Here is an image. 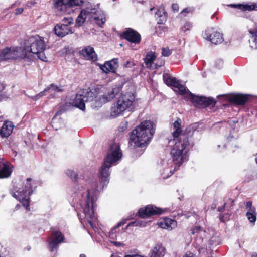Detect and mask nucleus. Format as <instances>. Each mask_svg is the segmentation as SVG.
<instances>
[{
  "instance_id": "4",
  "label": "nucleus",
  "mask_w": 257,
  "mask_h": 257,
  "mask_svg": "<svg viewBox=\"0 0 257 257\" xmlns=\"http://www.w3.org/2000/svg\"><path fill=\"white\" fill-rule=\"evenodd\" d=\"M45 48V42L41 37L39 36L31 37L25 43L22 48L23 57H26L28 53H32L36 54L40 60L47 61V58L44 53Z\"/></svg>"
},
{
  "instance_id": "30",
  "label": "nucleus",
  "mask_w": 257,
  "mask_h": 257,
  "mask_svg": "<svg viewBox=\"0 0 257 257\" xmlns=\"http://www.w3.org/2000/svg\"><path fill=\"white\" fill-rule=\"evenodd\" d=\"M174 87L178 89V90H176L175 91L177 92V93L179 95H183L186 93H188L189 94V91L188 90V92H187L186 87L182 84H181L179 81L177 83V84L175 85Z\"/></svg>"
},
{
  "instance_id": "55",
  "label": "nucleus",
  "mask_w": 257,
  "mask_h": 257,
  "mask_svg": "<svg viewBox=\"0 0 257 257\" xmlns=\"http://www.w3.org/2000/svg\"><path fill=\"white\" fill-rule=\"evenodd\" d=\"M80 257H86L84 254H81Z\"/></svg>"
},
{
  "instance_id": "23",
  "label": "nucleus",
  "mask_w": 257,
  "mask_h": 257,
  "mask_svg": "<svg viewBox=\"0 0 257 257\" xmlns=\"http://www.w3.org/2000/svg\"><path fill=\"white\" fill-rule=\"evenodd\" d=\"M13 125L10 121H5L1 130L0 135L2 138L9 137L12 132Z\"/></svg>"
},
{
  "instance_id": "43",
  "label": "nucleus",
  "mask_w": 257,
  "mask_h": 257,
  "mask_svg": "<svg viewBox=\"0 0 257 257\" xmlns=\"http://www.w3.org/2000/svg\"><path fill=\"white\" fill-rule=\"evenodd\" d=\"M120 91V88L119 87L114 88L111 92L110 93H108V94H113L114 95V98L115 97V95L117 94Z\"/></svg>"
},
{
  "instance_id": "17",
  "label": "nucleus",
  "mask_w": 257,
  "mask_h": 257,
  "mask_svg": "<svg viewBox=\"0 0 257 257\" xmlns=\"http://www.w3.org/2000/svg\"><path fill=\"white\" fill-rule=\"evenodd\" d=\"M55 34L59 37H63L73 33L72 28L67 26L66 24H57L54 28Z\"/></svg>"
},
{
  "instance_id": "42",
  "label": "nucleus",
  "mask_w": 257,
  "mask_h": 257,
  "mask_svg": "<svg viewBox=\"0 0 257 257\" xmlns=\"http://www.w3.org/2000/svg\"><path fill=\"white\" fill-rule=\"evenodd\" d=\"M125 224V222H123V221H121L120 222H119L117 225L116 226H115V227H114L112 229H111V232L112 233H113L114 232H115L116 231V230L119 227H120V226L123 225L124 224Z\"/></svg>"
},
{
  "instance_id": "50",
  "label": "nucleus",
  "mask_w": 257,
  "mask_h": 257,
  "mask_svg": "<svg viewBox=\"0 0 257 257\" xmlns=\"http://www.w3.org/2000/svg\"><path fill=\"white\" fill-rule=\"evenodd\" d=\"M190 12V11L188 10V9L187 8H185L184 9V10H183L181 13H180V14L181 15H183L184 13H189Z\"/></svg>"
},
{
  "instance_id": "22",
  "label": "nucleus",
  "mask_w": 257,
  "mask_h": 257,
  "mask_svg": "<svg viewBox=\"0 0 257 257\" xmlns=\"http://www.w3.org/2000/svg\"><path fill=\"white\" fill-rule=\"evenodd\" d=\"M159 226L163 229L172 230L177 225V222L172 219L165 217L158 223Z\"/></svg>"
},
{
  "instance_id": "53",
  "label": "nucleus",
  "mask_w": 257,
  "mask_h": 257,
  "mask_svg": "<svg viewBox=\"0 0 257 257\" xmlns=\"http://www.w3.org/2000/svg\"><path fill=\"white\" fill-rule=\"evenodd\" d=\"M220 220L221 222H224V216H222L220 217Z\"/></svg>"
},
{
  "instance_id": "38",
  "label": "nucleus",
  "mask_w": 257,
  "mask_h": 257,
  "mask_svg": "<svg viewBox=\"0 0 257 257\" xmlns=\"http://www.w3.org/2000/svg\"><path fill=\"white\" fill-rule=\"evenodd\" d=\"M249 32L252 35V37L253 38V41L254 43V47L255 48H257V30L256 31L249 30Z\"/></svg>"
},
{
  "instance_id": "21",
  "label": "nucleus",
  "mask_w": 257,
  "mask_h": 257,
  "mask_svg": "<svg viewBox=\"0 0 257 257\" xmlns=\"http://www.w3.org/2000/svg\"><path fill=\"white\" fill-rule=\"evenodd\" d=\"M12 170L7 162L5 163L3 160L0 161V179L7 178L10 177Z\"/></svg>"
},
{
  "instance_id": "36",
  "label": "nucleus",
  "mask_w": 257,
  "mask_h": 257,
  "mask_svg": "<svg viewBox=\"0 0 257 257\" xmlns=\"http://www.w3.org/2000/svg\"><path fill=\"white\" fill-rule=\"evenodd\" d=\"M62 21L63 22V24H66L67 26H69L73 23V19L71 17H64Z\"/></svg>"
},
{
  "instance_id": "18",
  "label": "nucleus",
  "mask_w": 257,
  "mask_h": 257,
  "mask_svg": "<svg viewBox=\"0 0 257 257\" xmlns=\"http://www.w3.org/2000/svg\"><path fill=\"white\" fill-rule=\"evenodd\" d=\"M118 59L113 58L112 60L106 62L103 65H101V69L105 73L108 74L110 72L115 73L118 66Z\"/></svg>"
},
{
  "instance_id": "24",
  "label": "nucleus",
  "mask_w": 257,
  "mask_h": 257,
  "mask_svg": "<svg viewBox=\"0 0 257 257\" xmlns=\"http://www.w3.org/2000/svg\"><path fill=\"white\" fill-rule=\"evenodd\" d=\"M229 7L233 8H236L241 10L243 11H250L255 10L257 8L256 4L248 5V4H230Z\"/></svg>"
},
{
  "instance_id": "39",
  "label": "nucleus",
  "mask_w": 257,
  "mask_h": 257,
  "mask_svg": "<svg viewBox=\"0 0 257 257\" xmlns=\"http://www.w3.org/2000/svg\"><path fill=\"white\" fill-rule=\"evenodd\" d=\"M172 53V51L169 49L168 47L163 48L162 49V55L165 57H168L170 56Z\"/></svg>"
},
{
  "instance_id": "15",
  "label": "nucleus",
  "mask_w": 257,
  "mask_h": 257,
  "mask_svg": "<svg viewBox=\"0 0 257 257\" xmlns=\"http://www.w3.org/2000/svg\"><path fill=\"white\" fill-rule=\"evenodd\" d=\"M83 3V0H54V7L56 9L62 10L67 8L80 6Z\"/></svg>"
},
{
  "instance_id": "35",
  "label": "nucleus",
  "mask_w": 257,
  "mask_h": 257,
  "mask_svg": "<svg viewBox=\"0 0 257 257\" xmlns=\"http://www.w3.org/2000/svg\"><path fill=\"white\" fill-rule=\"evenodd\" d=\"M94 20L96 24H98L100 27H102L104 24L105 22L106 19L105 17L102 16L101 18L99 17H95L94 18Z\"/></svg>"
},
{
  "instance_id": "57",
  "label": "nucleus",
  "mask_w": 257,
  "mask_h": 257,
  "mask_svg": "<svg viewBox=\"0 0 257 257\" xmlns=\"http://www.w3.org/2000/svg\"><path fill=\"white\" fill-rule=\"evenodd\" d=\"M2 98H3L2 95L0 94V101L2 100Z\"/></svg>"
},
{
  "instance_id": "1",
  "label": "nucleus",
  "mask_w": 257,
  "mask_h": 257,
  "mask_svg": "<svg viewBox=\"0 0 257 257\" xmlns=\"http://www.w3.org/2000/svg\"><path fill=\"white\" fill-rule=\"evenodd\" d=\"M181 120L177 118L173 123L174 131L172 135L175 143L171 150L173 160L179 168L182 164L187 161L188 152L194 146L192 139L193 132L189 128L182 131L181 128Z\"/></svg>"
},
{
  "instance_id": "40",
  "label": "nucleus",
  "mask_w": 257,
  "mask_h": 257,
  "mask_svg": "<svg viewBox=\"0 0 257 257\" xmlns=\"http://www.w3.org/2000/svg\"><path fill=\"white\" fill-rule=\"evenodd\" d=\"M141 226L142 225V222L140 221H135L127 224V227L130 226Z\"/></svg>"
},
{
  "instance_id": "37",
  "label": "nucleus",
  "mask_w": 257,
  "mask_h": 257,
  "mask_svg": "<svg viewBox=\"0 0 257 257\" xmlns=\"http://www.w3.org/2000/svg\"><path fill=\"white\" fill-rule=\"evenodd\" d=\"M192 27V24L189 22H186L184 25L181 27V30L184 32L190 30Z\"/></svg>"
},
{
  "instance_id": "48",
  "label": "nucleus",
  "mask_w": 257,
  "mask_h": 257,
  "mask_svg": "<svg viewBox=\"0 0 257 257\" xmlns=\"http://www.w3.org/2000/svg\"><path fill=\"white\" fill-rule=\"evenodd\" d=\"M226 206V203H225L223 206L219 207L218 208V209H217L218 211L219 212H223V211H224V210H225V208Z\"/></svg>"
},
{
  "instance_id": "16",
  "label": "nucleus",
  "mask_w": 257,
  "mask_h": 257,
  "mask_svg": "<svg viewBox=\"0 0 257 257\" xmlns=\"http://www.w3.org/2000/svg\"><path fill=\"white\" fill-rule=\"evenodd\" d=\"M121 38L124 39L135 44H139L141 41L140 34L136 30L131 28H126L120 35Z\"/></svg>"
},
{
  "instance_id": "32",
  "label": "nucleus",
  "mask_w": 257,
  "mask_h": 257,
  "mask_svg": "<svg viewBox=\"0 0 257 257\" xmlns=\"http://www.w3.org/2000/svg\"><path fill=\"white\" fill-rule=\"evenodd\" d=\"M246 209H247V212H250L251 213H257L256 211L255 207L252 205V202L251 201H247L245 204Z\"/></svg>"
},
{
  "instance_id": "45",
  "label": "nucleus",
  "mask_w": 257,
  "mask_h": 257,
  "mask_svg": "<svg viewBox=\"0 0 257 257\" xmlns=\"http://www.w3.org/2000/svg\"><path fill=\"white\" fill-rule=\"evenodd\" d=\"M172 9L174 12H178L179 9V5L176 3L173 4L172 5Z\"/></svg>"
},
{
  "instance_id": "2",
  "label": "nucleus",
  "mask_w": 257,
  "mask_h": 257,
  "mask_svg": "<svg viewBox=\"0 0 257 257\" xmlns=\"http://www.w3.org/2000/svg\"><path fill=\"white\" fill-rule=\"evenodd\" d=\"M155 132V124L150 120L142 122L130 133L128 148H143L151 142Z\"/></svg>"
},
{
  "instance_id": "46",
  "label": "nucleus",
  "mask_w": 257,
  "mask_h": 257,
  "mask_svg": "<svg viewBox=\"0 0 257 257\" xmlns=\"http://www.w3.org/2000/svg\"><path fill=\"white\" fill-rule=\"evenodd\" d=\"M183 257H195V255L191 251H187Z\"/></svg>"
},
{
  "instance_id": "52",
  "label": "nucleus",
  "mask_w": 257,
  "mask_h": 257,
  "mask_svg": "<svg viewBox=\"0 0 257 257\" xmlns=\"http://www.w3.org/2000/svg\"><path fill=\"white\" fill-rule=\"evenodd\" d=\"M159 28L160 29L161 27H159ZM161 28L164 32H165L167 30V27H162Z\"/></svg>"
},
{
  "instance_id": "3",
  "label": "nucleus",
  "mask_w": 257,
  "mask_h": 257,
  "mask_svg": "<svg viewBox=\"0 0 257 257\" xmlns=\"http://www.w3.org/2000/svg\"><path fill=\"white\" fill-rule=\"evenodd\" d=\"M122 156L119 144L116 143H112L108 149L107 156L99 171V180L101 183H103V186L109 182L110 168L114 163L120 159Z\"/></svg>"
},
{
  "instance_id": "41",
  "label": "nucleus",
  "mask_w": 257,
  "mask_h": 257,
  "mask_svg": "<svg viewBox=\"0 0 257 257\" xmlns=\"http://www.w3.org/2000/svg\"><path fill=\"white\" fill-rule=\"evenodd\" d=\"M201 227L199 226H195L191 229V233L192 234H195V233L199 232L201 230Z\"/></svg>"
},
{
  "instance_id": "10",
  "label": "nucleus",
  "mask_w": 257,
  "mask_h": 257,
  "mask_svg": "<svg viewBox=\"0 0 257 257\" xmlns=\"http://www.w3.org/2000/svg\"><path fill=\"white\" fill-rule=\"evenodd\" d=\"M187 98L195 107L198 108H204L210 105L214 106L217 102L212 97L195 95L190 91H189Z\"/></svg>"
},
{
  "instance_id": "9",
  "label": "nucleus",
  "mask_w": 257,
  "mask_h": 257,
  "mask_svg": "<svg viewBox=\"0 0 257 257\" xmlns=\"http://www.w3.org/2000/svg\"><path fill=\"white\" fill-rule=\"evenodd\" d=\"M218 98H224L230 103L238 106H243L251 102L253 98L249 94L242 93H229L218 96Z\"/></svg>"
},
{
  "instance_id": "58",
  "label": "nucleus",
  "mask_w": 257,
  "mask_h": 257,
  "mask_svg": "<svg viewBox=\"0 0 257 257\" xmlns=\"http://www.w3.org/2000/svg\"><path fill=\"white\" fill-rule=\"evenodd\" d=\"M226 122V120H224V121H220V122H217L216 123H221V122Z\"/></svg>"
},
{
  "instance_id": "14",
  "label": "nucleus",
  "mask_w": 257,
  "mask_h": 257,
  "mask_svg": "<svg viewBox=\"0 0 257 257\" xmlns=\"http://www.w3.org/2000/svg\"><path fill=\"white\" fill-rule=\"evenodd\" d=\"M51 238V240L48 243V248L51 252H53L57 248L59 244L64 241L65 237L61 231L59 230H52Z\"/></svg>"
},
{
  "instance_id": "44",
  "label": "nucleus",
  "mask_w": 257,
  "mask_h": 257,
  "mask_svg": "<svg viewBox=\"0 0 257 257\" xmlns=\"http://www.w3.org/2000/svg\"><path fill=\"white\" fill-rule=\"evenodd\" d=\"M228 204L227 207H229V208H231V207L234 205V200L229 198L226 205Z\"/></svg>"
},
{
  "instance_id": "56",
  "label": "nucleus",
  "mask_w": 257,
  "mask_h": 257,
  "mask_svg": "<svg viewBox=\"0 0 257 257\" xmlns=\"http://www.w3.org/2000/svg\"><path fill=\"white\" fill-rule=\"evenodd\" d=\"M252 257H257V253H255L254 254L252 255Z\"/></svg>"
},
{
  "instance_id": "31",
  "label": "nucleus",
  "mask_w": 257,
  "mask_h": 257,
  "mask_svg": "<svg viewBox=\"0 0 257 257\" xmlns=\"http://www.w3.org/2000/svg\"><path fill=\"white\" fill-rule=\"evenodd\" d=\"M156 58V56L153 53L147 54L146 57L144 59L145 63L148 65L151 64Z\"/></svg>"
},
{
  "instance_id": "27",
  "label": "nucleus",
  "mask_w": 257,
  "mask_h": 257,
  "mask_svg": "<svg viewBox=\"0 0 257 257\" xmlns=\"http://www.w3.org/2000/svg\"><path fill=\"white\" fill-rule=\"evenodd\" d=\"M53 91L56 92H62L63 90L60 88L57 85L53 83H52L50 85H49V86H48L46 88H45L43 91L40 92L38 94V96H39V97H41L43 96L46 95V93H50Z\"/></svg>"
},
{
  "instance_id": "12",
  "label": "nucleus",
  "mask_w": 257,
  "mask_h": 257,
  "mask_svg": "<svg viewBox=\"0 0 257 257\" xmlns=\"http://www.w3.org/2000/svg\"><path fill=\"white\" fill-rule=\"evenodd\" d=\"M166 211V209H162L149 204L140 208L138 211V215L142 218H148L153 216L161 215Z\"/></svg>"
},
{
  "instance_id": "11",
  "label": "nucleus",
  "mask_w": 257,
  "mask_h": 257,
  "mask_svg": "<svg viewBox=\"0 0 257 257\" xmlns=\"http://www.w3.org/2000/svg\"><path fill=\"white\" fill-rule=\"evenodd\" d=\"M23 50L22 47H6L0 50V61L8 60L17 59L18 58H23Z\"/></svg>"
},
{
  "instance_id": "5",
  "label": "nucleus",
  "mask_w": 257,
  "mask_h": 257,
  "mask_svg": "<svg viewBox=\"0 0 257 257\" xmlns=\"http://www.w3.org/2000/svg\"><path fill=\"white\" fill-rule=\"evenodd\" d=\"M128 90V91L121 93L116 102L113 104L110 109L111 116L115 117L121 114L133 105L135 98L134 93L132 91L133 86L130 85Z\"/></svg>"
},
{
  "instance_id": "13",
  "label": "nucleus",
  "mask_w": 257,
  "mask_h": 257,
  "mask_svg": "<svg viewBox=\"0 0 257 257\" xmlns=\"http://www.w3.org/2000/svg\"><path fill=\"white\" fill-rule=\"evenodd\" d=\"M203 36L204 39L215 45L221 43L224 40L223 34L214 28L206 29L203 33Z\"/></svg>"
},
{
  "instance_id": "8",
  "label": "nucleus",
  "mask_w": 257,
  "mask_h": 257,
  "mask_svg": "<svg viewBox=\"0 0 257 257\" xmlns=\"http://www.w3.org/2000/svg\"><path fill=\"white\" fill-rule=\"evenodd\" d=\"M96 198L91 195L89 189L87 190L86 199L83 207V213L87 217V222L93 227L94 223L92 220L94 218V210L96 207Z\"/></svg>"
},
{
  "instance_id": "19",
  "label": "nucleus",
  "mask_w": 257,
  "mask_h": 257,
  "mask_svg": "<svg viewBox=\"0 0 257 257\" xmlns=\"http://www.w3.org/2000/svg\"><path fill=\"white\" fill-rule=\"evenodd\" d=\"M95 94V97L94 98L93 106L95 107H100L102 105L109 101H110L114 98L113 94H106L99 96L98 97L96 96V93L93 91Z\"/></svg>"
},
{
  "instance_id": "7",
  "label": "nucleus",
  "mask_w": 257,
  "mask_h": 257,
  "mask_svg": "<svg viewBox=\"0 0 257 257\" xmlns=\"http://www.w3.org/2000/svg\"><path fill=\"white\" fill-rule=\"evenodd\" d=\"M95 94L90 88L83 89L76 94L75 99L73 101V105L82 110L85 109V103L93 101Z\"/></svg>"
},
{
  "instance_id": "62",
  "label": "nucleus",
  "mask_w": 257,
  "mask_h": 257,
  "mask_svg": "<svg viewBox=\"0 0 257 257\" xmlns=\"http://www.w3.org/2000/svg\"><path fill=\"white\" fill-rule=\"evenodd\" d=\"M16 208H17H17H19L18 205H16Z\"/></svg>"
},
{
  "instance_id": "33",
  "label": "nucleus",
  "mask_w": 257,
  "mask_h": 257,
  "mask_svg": "<svg viewBox=\"0 0 257 257\" xmlns=\"http://www.w3.org/2000/svg\"><path fill=\"white\" fill-rule=\"evenodd\" d=\"M66 174H67V175L69 177H70V178L72 180H74L75 181H77V180L78 179V175L75 171L71 170H68L66 172Z\"/></svg>"
},
{
  "instance_id": "20",
  "label": "nucleus",
  "mask_w": 257,
  "mask_h": 257,
  "mask_svg": "<svg viewBox=\"0 0 257 257\" xmlns=\"http://www.w3.org/2000/svg\"><path fill=\"white\" fill-rule=\"evenodd\" d=\"M80 53L87 60H91L95 61L97 59V54L92 47L87 46L85 47L80 52Z\"/></svg>"
},
{
  "instance_id": "34",
  "label": "nucleus",
  "mask_w": 257,
  "mask_h": 257,
  "mask_svg": "<svg viewBox=\"0 0 257 257\" xmlns=\"http://www.w3.org/2000/svg\"><path fill=\"white\" fill-rule=\"evenodd\" d=\"M246 216L248 220L251 223H254L256 220L257 213H251L250 212H246Z\"/></svg>"
},
{
  "instance_id": "49",
  "label": "nucleus",
  "mask_w": 257,
  "mask_h": 257,
  "mask_svg": "<svg viewBox=\"0 0 257 257\" xmlns=\"http://www.w3.org/2000/svg\"><path fill=\"white\" fill-rule=\"evenodd\" d=\"M23 8H17L16 10V14H20L23 12Z\"/></svg>"
},
{
  "instance_id": "25",
  "label": "nucleus",
  "mask_w": 257,
  "mask_h": 257,
  "mask_svg": "<svg viewBox=\"0 0 257 257\" xmlns=\"http://www.w3.org/2000/svg\"><path fill=\"white\" fill-rule=\"evenodd\" d=\"M163 79L165 84L169 87L172 86L174 87L179 81L176 77H172L170 74L167 73L163 74Z\"/></svg>"
},
{
  "instance_id": "28",
  "label": "nucleus",
  "mask_w": 257,
  "mask_h": 257,
  "mask_svg": "<svg viewBox=\"0 0 257 257\" xmlns=\"http://www.w3.org/2000/svg\"><path fill=\"white\" fill-rule=\"evenodd\" d=\"M89 14V11L82 9L76 19V25L78 26H82L86 20V16Z\"/></svg>"
},
{
  "instance_id": "6",
  "label": "nucleus",
  "mask_w": 257,
  "mask_h": 257,
  "mask_svg": "<svg viewBox=\"0 0 257 257\" xmlns=\"http://www.w3.org/2000/svg\"><path fill=\"white\" fill-rule=\"evenodd\" d=\"M36 184V181L31 178H28L22 191H11V194L21 202L27 210H29L30 196L33 193V187Z\"/></svg>"
},
{
  "instance_id": "51",
  "label": "nucleus",
  "mask_w": 257,
  "mask_h": 257,
  "mask_svg": "<svg viewBox=\"0 0 257 257\" xmlns=\"http://www.w3.org/2000/svg\"><path fill=\"white\" fill-rule=\"evenodd\" d=\"M5 88V85L4 84H0V92H2Z\"/></svg>"
},
{
  "instance_id": "61",
  "label": "nucleus",
  "mask_w": 257,
  "mask_h": 257,
  "mask_svg": "<svg viewBox=\"0 0 257 257\" xmlns=\"http://www.w3.org/2000/svg\"><path fill=\"white\" fill-rule=\"evenodd\" d=\"M16 208H17H17H19L18 205H16Z\"/></svg>"
},
{
  "instance_id": "47",
  "label": "nucleus",
  "mask_w": 257,
  "mask_h": 257,
  "mask_svg": "<svg viewBox=\"0 0 257 257\" xmlns=\"http://www.w3.org/2000/svg\"><path fill=\"white\" fill-rule=\"evenodd\" d=\"M133 65V62L128 61H126L124 64V66L126 67H131Z\"/></svg>"
},
{
  "instance_id": "29",
  "label": "nucleus",
  "mask_w": 257,
  "mask_h": 257,
  "mask_svg": "<svg viewBox=\"0 0 257 257\" xmlns=\"http://www.w3.org/2000/svg\"><path fill=\"white\" fill-rule=\"evenodd\" d=\"M156 15L157 17L158 24H162L166 21L167 14L164 9L157 10L156 12Z\"/></svg>"
},
{
  "instance_id": "60",
  "label": "nucleus",
  "mask_w": 257,
  "mask_h": 257,
  "mask_svg": "<svg viewBox=\"0 0 257 257\" xmlns=\"http://www.w3.org/2000/svg\"><path fill=\"white\" fill-rule=\"evenodd\" d=\"M255 161H256V163H257V157L255 159Z\"/></svg>"
},
{
  "instance_id": "54",
  "label": "nucleus",
  "mask_w": 257,
  "mask_h": 257,
  "mask_svg": "<svg viewBox=\"0 0 257 257\" xmlns=\"http://www.w3.org/2000/svg\"><path fill=\"white\" fill-rule=\"evenodd\" d=\"M162 63L161 62L160 65L156 64V67H155V68H157L158 67H159L161 66L162 65Z\"/></svg>"
},
{
  "instance_id": "59",
  "label": "nucleus",
  "mask_w": 257,
  "mask_h": 257,
  "mask_svg": "<svg viewBox=\"0 0 257 257\" xmlns=\"http://www.w3.org/2000/svg\"><path fill=\"white\" fill-rule=\"evenodd\" d=\"M154 9V7H152L150 9V11H152L153 10V9Z\"/></svg>"
},
{
  "instance_id": "63",
  "label": "nucleus",
  "mask_w": 257,
  "mask_h": 257,
  "mask_svg": "<svg viewBox=\"0 0 257 257\" xmlns=\"http://www.w3.org/2000/svg\"><path fill=\"white\" fill-rule=\"evenodd\" d=\"M2 159H1V158H0V161H1Z\"/></svg>"
},
{
  "instance_id": "26",
  "label": "nucleus",
  "mask_w": 257,
  "mask_h": 257,
  "mask_svg": "<svg viewBox=\"0 0 257 257\" xmlns=\"http://www.w3.org/2000/svg\"><path fill=\"white\" fill-rule=\"evenodd\" d=\"M165 250L162 244H157L152 249L151 257H163L165 254Z\"/></svg>"
}]
</instances>
